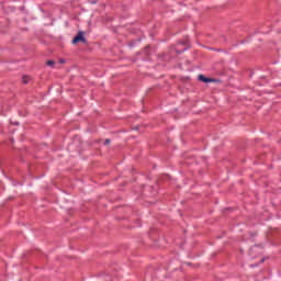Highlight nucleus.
Masks as SVG:
<instances>
[{
    "label": "nucleus",
    "mask_w": 281,
    "mask_h": 281,
    "mask_svg": "<svg viewBox=\"0 0 281 281\" xmlns=\"http://www.w3.org/2000/svg\"><path fill=\"white\" fill-rule=\"evenodd\" d=\"M29 80H30V77H27V76H24V77H23V82H24V85H27Z\"/></svg>",
    "instance_id": "4"
},
{
    "label": "nucleus",
    "mask_w": 281,
    "mask_h": 281,
    "mask_svg": "<svg viewBox=\"0 0 281 281\" xmlns=\"http://www.w3.org/2000/svg\"><path fill=\"white\" fill-rule=\"evenodd\" d=\"M109 144H111V139L106 138V139L104 140V145H105V146H109Z\"/></svg>",
    "instance_id": "5"
},
{
    "label": "nucleus",
    "mask_w": 281,
    "mask_h": 281,
    "mask_svg": "<svg viewBox=\"0 0 281 281\" xmlns=\"http://www.w3.org/2000/svg\"><path fill=\"white\" fill-rule=\"evenodd\" d=\"M198 80H200L201 82H205V83H207V82H220L218 79L207 78V77H205L203 75H200L198 77Z\"/></svg>",
    "instance_id": "2"
},
{
    "label": "nucleus",
    "mask_w": 281,
    "mask_h": 281,
    "mask_svg": "<svg viewBox=\"0 0 281 281\" xmlns=\"http://www.w3.org/2000/svg\"><path fill=\"white\" fill-rule=\"evenodd\" d=\"M261 262H265V259H261Z\"/></svg>",
    "instance_id": "7"
},
{
    "label": "nucleus",
    "mask_w": 281,
    "mask_h": 281,
    "mask_svg": "<svg viewBox=\"0 0 281 281\" xmlns=\"http://www.w3.org/2000/svg\"><path fill=\"white\" fill-rule=\"evenodd\" d=\"M46 65H47L48 67H54V65H56V61H54V60H47V61H46Z\"/></svg>",
    "instance_id": "3"
},
{
    "label": "nucleus",
    "mask_w": 281,
    "mask_h": 281,
    "mask_svg": "<svg viewBox=\"0 0 281 281\" xmlns=\"http://www.w3.org/2000/svg\"><path fill=\"white\" fill-rule=\"evenodd\" d=\"M59 63H60L61 65H65V59H60Z\"/></svg>",
    "instance_id": "6"
},
{
    "label": "nucleus",
    "mask_w": 281,
    "mask_h": 281,
    "mask_svg": "<svg viewBox=\"0 0 281 281\" xmlns=\"http://www.w3.org/2000/svg\"><path fill=\"white\" fill-rule=\"evenodd\" d=\"M77 43H87V37H85V32L79 31L78 34L72 40V45Z\"/></svg>",
    "instance_id": "1"
}]
</instances>
